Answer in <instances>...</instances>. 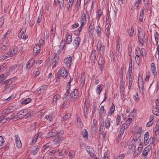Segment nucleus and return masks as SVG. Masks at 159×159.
<instances>
[{
  "instance_id": "obj_1",
  "label": "nucleus",
  "mask_w": 159,
  "mask_h": 159,
  "mask_svg": "<svg viewBox=\"0 0 159 159\" xmlns=\"http://www.w3.org/2000/svg\"><path fill=\"white\" fill-rule=\"evenodd\" d=\"M149 133L147 132L144 135V143L145 145L152 144L154 146V138L151 137L149 138Z\"/></svg>"
},
{
  "instance_id": "obj_2",
  "label": "nucleus",
  "mask_w": 159,
  "mask_h": 159,
  "mask_svg": "<svg viewBox=\"0 0 159 159\" xmlns=\"http://www.w3.org/2000/svg\"><path fill=\"white\" fill-rule=\"evenodd\" d=\"M58 59L55 58L54 55L50 56L46 60V62L48 65H52L53 67L58 63Z\"/></svg>"
},
{
  "instance_id": "obj_3",
  "label": "nucleus",
  "mask_w": 159,
  "mask_h": 159,
  "mask_svg": "<svg viewBox=\"0 0 159 159\" xmlns=\"http://www.w3.org/2000/svg\"><path fill=\"white\" fill-rule=\"evenodd\" d=\"M2 42L0 45L1 51L4 52L7 50L9 46L8 40L6 38H3Z\"/></svg>"
},
{
  "instance_id": "obj_4",
  "label": "nucleus",
  "mask_w": 159,
  "mask_h": 159,
  "mask_svg": "<svg viewBox=\"0 0 159 159\" xmlns=\"http://www.w3.org/2000/svg\"><path fill=\"white\" fill-rule=\"evenodd\" d=\"M28 111L26 110H24L23 111H19L16 116H15L14 117H13V116L11 115V117L13 118V120L16 121V120H18L19 119H21L25 116H26L27 112Z\"/></svg>"
},
{
  "instance_id": "obj_5",
  "label": "nucleus",
  "mask_w": 159,
  "mask_h": 159,
  "mask_svg": "<svg viewBox=\"0 0 159 159\" xmlns=\"http://www.w3.org/2000/svg\"><path fill=\"white\" fill-rule=\"evenodd\" d=\"M101 42H98L97 46V51H99L102 55L103 54L105 50V47L104 45L102 46Z\"/></svg>"
},
{
  "instance_id": "obj_6",
  "label": "nucleus",
  "mask_w": 159,
  "mask_h": 159,
  "mask_svg": "<svg viewBox=\"0 0 159 159\" xmlns=\"http://www.w3.org/2000/svg\"><path fill=\"white\" fill-rule=\"evenodd\" d=\"M57 74L61 75L65 78L68 75L67 70L64 67H62L58 71Z\"/></svg>"
},
{
  "instance_id": "obj_7",
  "label": "nucleus",
  "mask_w": 159,
  "mask_h": 159,
  "mask_svg": "<svg viewBox=\"0 0 159 159\" xmlns=\"http://www.w3.org/2000/svg\"><path fill=\"white\" fill-rule=\"evenodd\" d=\"M72 61V57L70 56L65 58L64 61V62L66 66L67 67L69 68L71 64Z\"/></svg>"
},
{
  "instance_id": "obj_8",
  "label": "nucleus",
  "mask_w": 159,
  "mask_h": 159,
  "mask_svg": "<svg viewBox=\"0 0 159 159\" xmlns=\"http://www.w3.org/2000/svg\"><path fill=\"white\" fill-rule=\"evenodd\" d=\"M18 51V48L17 47L14 46L13 47L10 49L9 52L8 53H9V55H10L11 57H12L17 54Z\"/></svg>"
},
{
  "instance_id": "obj_9",
  "label": "nucleus",
  "mask_w": 159,
  "mask_h": 159,
  "mask_svg": "<svg viewBox=\"0 0 159 159\" xmlns=\"http://www.w3.org/2000/svg\"><path fill=\"white\" fill-rule=\"evenodd\" d=\"M86 149L87 151L90 156V159H92L95 156L94 155V151L93 148L89 146H87L86 147Z\"/></svg>"
},
{
  "instance_id": "obj_10",
  "label": "nucleus",
  "mask_w": 159,
  "mask_h": 159,
  "mask_svg": "<svg viewBox=\"0 0 159 159\" xmlns=\"http://www.w3.org/2000/svg\"><path fill=\"white\" fill-rule=\"evenodd\" d=\"M66 43L68 44H70L72 40V34L70 33H68L66 35Z\"/></svg>"
},
{
  "instance_id": "obj_11",
  "label": "nucleus",
  "mask_w": 159,
  "mask_h": 159,
  "mask_svg": "<svg viewBox=\"0 0 159 159\" xmlns=\"http://www.w3.org/2000/svg\"><path fill=\"white\" fill-rule=\"evenodd\" d=\"M71 96L75 101L78 97V91L77 89H75L71 93Z\"/></svg>"
},
{
  "instance_id": "obj_12",
  "label": "nucleus",
  "mask_w": 159,
  "mask_h": 159,
  "mask_svg": "<svg viewBox=\"0 0 159 159\" xmlns=\"http://www.w3.org/2000/svg\"><path fill=\"white\" fill-rule=\"evenodd\" d=\"M57 134V131L55 129H52L51 131L48 133L46 137L49 138L52 136H55Z\"/></svg>"
},
{
  "instance_id": "obj_13",
  "label": "nucleus",
  "mask_w": 159,
  "mask_h": 159,
  "mask_svg": "<svg viewBox=\"0 0 159 159\" xmlns=\"http://www.w3.org/2000/svg\"><path fill=\"white\" fill-rule=\"evenodd\" d=\"M40 48L39 44H36L34 46L33 49V51L34 53H35V55H37L40 52Z\"/></svg>"
},
{
  "instance_id": "obj_14",
  "label": "nucleus",
  "mask_w": 159,
  "mask_h": 159,
  "mask_svg": "<svg viewBox=\"0 0 159 159\" xmlns=\"http://www.w3.org/2000/svg\"><path fill=\"white\" fill-rule=\"evenodd\" d=\"M35 62L33 59H30L27 63V68L28 69H30L32 67V66L34 65Z\"/></svg>"
},
{
  "instance_id": "obj_15",
  "label": "nucleus",
  "mask_w": 159,
  "mask_h": 159,
  "mask_svg": "<svg viewBox=\"0 0 159 159\" xmlns=\"http://www.w3.org/2000/svg\"><path fill=\"white\" fill-rule=\"evenodd\" d=\"M80 41L81 39L80 37H76L73 41L74 46L76 48L78 47Z\"/></svg>"
},
{
  "instance_id": "obj_16",
  "label": "nucleus",
  "mask_w": 159,
  "mask_h": 159,
  "mask_svg": "<svg viewBox=\"0 0 159 159\" xmlns=\"http://www.w3.org/2000/svg\"><path fill=\"white\" fill-rule=\"evenodd\" d=\"M63 139V138L61 137H57L53 140L52 142L54 144H57L59 143Z\"/></svg>"
},
{
  "instance_id": "obj_17",
  "label": "nucleus",
  "mask_w": 159,
  "mask_h": 159,
  "mask_svg": "<svg viewBox=\"0 0 159 159\" xmlns=\"http://www.w3.org/2000/svg\"><path fill=\"white\" fill-rule=\"evenodd\" d=\"M151 148L149 145L145 147L142 152V155L145 156H147L148 152L150 151Z\"/></svg>"
},
{
  "instance_id": "obj_18",
  "label": "nucleus",
  "mask_w": 159,
  "mask_h": 159,
  "mask_svg": "<svg viewBox=\"0 0 159 159\" xmlns=\"http://www.w3.org/2000/svg\"><path fill=\"white\" fill-rule=\"evenodd\" d=\"M81 16L85 18L86 19L89 18V13L87 10L86 11L85 13L84 10L82 11L81 12Z\"/></svg>"
},
{
  "instance_id": "obj_19",
  "label": "nucleus",
  "mask_w": 159,
  "mask_h": 159,
  "mask_svg": "<svg viewBox=\"0 0 159 159\" xmlns=\"http://www.w3.org/2000/svg\"><path fill=\"white\" fill-rule=\"evenodd\" d=\"M151 70L152 72L154 75H156L157 73L156 70V67L154 63H152L151 65Z\"/></svg>"
},
{
  "instance_id": "obj_20",
  "label": "nucleus",
  "mask_w": 159,
  "mask_h": 159,
  "mask_svg": "<svg viewBox=\"0 0 159 159\" xmlns=\"http://www.w3.org/2000/svg\"><path fill=\"white\" fill-rule=\"evenodd\" d=\"M139 33L138 34V38H144L145 34L141 28H138Z\"/></svg>"
},
{
  "instance_id": "obj_21",
  "label": "nucleus",
  "mask_w": 159,
  "mask_h": 159,
  "mask_svg": "<svg viewBox=\"0 0 159 159\" xmlns=\"http://www.w3.org/2000/svg\"><path fill=\"white\" fill-rule=\"evenodd\" d=\"M140 137L139 135L137 136H136L134 138L133 140L131 141L132 143H136L137 144L141 143L140 141Z\"/></svg>"
},
{
  "instance_id": "obj_22",
  "label": "nucleus",
  "mask_w": 159,
  "mask_h": 159,
  "mask_svg": "<svg viewBox=\"0 0 159 159\" xmlns=\"http://www.w3.org/2000/svg\"><path fill=\"white\" fill-rule=\"evenodd\" d=\"M144 8H142L141 10L140 13V15L139 17V21L142 22L143 19V16H144Z\"/></svg>"
},
{
  "instance_id": "obj_23",
  "label": "nucleus",
  "mask_w": 159,
  "mask_h": 159,
  "mask_svg": "<svg viewBox=\"0 0 159 159\" xmlns=\"http://www.w3.org/2000/svg\"><path fill=\"white\" fill-rule=\"evenodd\" d=\"M86 19L85 18H84V17H83L82 16H81V19H80V22H81V27H83L84 25V23L86 22ZM78 31L79 32H80V31L82 29L81 28H79L78 29Z\"/></svg>"
},
{
  "instance_id": "obj_24",
  "label": "nucleus",
  "mask_w": 159,
  "mask_h": 159,
  "mask_svg": "<svg viewBox=\"0 0 159 159\" xmlns=\"http://www.w3.org/2000/svg\"><path fill=\"white\" fill-rule=\"evenodd\" d=\"M10 57H11V56L10 55H9V53L8 52L1 56L0 58L1 59L4 60L7 59Z\"/></svg>"
},
{
  "instance_id": "obj_25",
  "label": "nucleus",
  "mask_w": 159,
  "mask_h": 159,
  "mask_svg": "<svg viewBox=\"0 0 159 159\" xmlns=\"http://www.w3.org/2000/svg\"><path fill=\"white\" fill-rule=\"evenodd\" d=\"M115 107L114 105L112 103L110 108L109 111L108 112V116H111L112 114L115 111Z\"/></svg>"
},
{
  "instance_id": "obj_26",
  "label": "nucleus",
  "mask_w": 159,
  "mask_h": 159,
  "mask_svg": "<svg viewBox=\"0 0 159 159\" xmlns=\"http://www.w3.org/2000/svg\"><path fill=\"white\" fill-rule=\"evenodd\" d=\"M150 118L151 119V120L149 121L146 124V126L147 127L151 126L154 123V121L153 119V117L152 116H151Z\"/></svg>"
},
{
  "instance_id": "obj_27",
  "label": "nucleus",
  "mask_w": 159,
  "mask_h": 159,
  "mask_svg": "<svg viewBox=\"0 0 159 159\" xmlns=\"http://www.w3.org/2000/svg\"><path fill=\"white\" fill-rule=\"evenodd\" d=\"M96 57V51L94 50L92 51L90 55V59L91 60H95Z\"/></svg>"
},
{
  "instance_id": "obj_28",
  "label": "nucleus",
  "mask_w": 159,
  "mask_h": 159,
  "mask_svg": "<svg viewBox=\"0 0 159 159\" xmlns=\"http://www.w3.org/2000/svg\"><path fill=\"white\" fill-rule=\"evenodd\" d=\"M97 124V122L96 120H95L94 119L93 124L91 127L93 129L95 130L97 129L98 126Z\"/></svg>"
},
{
  "instance_id": "obj_29",
  "label": "nucleus",
  "mask_w": 159,
  "mask_h": 159,
  "mask_svg": "<svg viewBox=\"0 0 159 159\" xmlns=\"http://www.w3.org/2000/svg\"><path fill=\"white\" fill-rule=\"evenodd\" d=\"M138 85L139 89L140 90L143 91V82L141 81H139V79H138Z\"/></svg>"
},
{
  "instance_id": "obj_30",
  "label": "nucleus",
  "mask_w": 159,
  "mask_h": 159,
  "mask_svg": "<svg viewBox=\"0 0 159 159\" xmlns=\"http://www.w3.org/2000/svg\"><path fill=\"white\" fill-rule=\"evenodd\" d=\"M111 26L110 25L107 24L105 26V29L106 30V33L107 34V36L109 37V35H110V28Z\"/></svg>"
},
{
  "instance_id": "obj_31",
  "label": "nucleus",
  "mask_w": 159,
  "mask_h": 159,
  "mask_svg": "<svg viewBox=\"0 0 159 159\" xmlns=\"http://www.w3.org/2000/svg\"><path fill=\"white\" fill-rule=\"evenodd\" d=\"M71 114L70 113H68L66 114L64 116L61 118V120H65L70 118L71 117Z\"/></svg>"
},
{
  "instance_id": "obj_32",
  "label": "nucleus",
  "mask_w": 159,
  "mask_h": 159,
  "mask_svg": "<svg viewBox=\"0 0 159 159\" xmlns=\"http://www.w3.org/2000/svg\"><path fill=\"white\" fill-rule=\"evenodd\" d=\"M68 153L67 151L65 149H63L59 153V155L61 156H64L67 154Z\"/></svg>"
},
{
  "instance_id": "obj_33",
  "label": "nucleus",
  "mask_w": 159,
  "mask_h": 159,
  "mask_svg": "<svg viewBox=\"0 0 159 159\" xmlns=\"http://www.w3.org/2000/svg\"><path fill=\"white\" fill-rule=\"evenodd\" d=\"M60 98V96L59 94H56L53 97V100L52 102L53 103H56L57 102V101Z\"/></svg>"
},
{
  "instance_id": "obj_34",
  "label": "nucleus",
  "mask_w": 159,
  "mask_h": 159,
  "mask_svg": "<svg viewBox=\"0 0 159 159\" xmlns=\"http://www.w3.org/2000/svg\"><path fill=\"white\" fill-rule=\"evenodd\" d=\"M110 122L109 120L107 118L105 120V127L107 129H108L110 127Z\"/></svg>"
},
{
  "instance_id": "obj_35",
  "label": "nucleus",
  "mask_w": 159,
  "mask_h": 159,
  "mask_svg": "<svg viewBox=\"0 0 159 159\" xmlns=\"http://www.w3.org/2000/svg\"><path fill=\"white\" fill-rule=\"evenodd\" d=\"M5 115H2V116H0V123H3L7 120V119L5 118Z\"/></svg>"
},
{
  "instance_id": "obj_36",
  "label": "nucleus",
  "mask_w": 159,
  "mask_h": 159,
  "mask_svg": "<svg viewBox=\"0 0 159 159\" xmlns=\"http://www.w3.org/2000/svg\"><path fill=\"white\" fill-rule=\"evenodd\" d=\"M77 125L79 127H81L82 126V124L81 123V120L80 118H77Z\"/></svg>"
},
{
  "instance_id": "obj_37",
  "label": "nucleus",
  "mask_w": 159,
  "mask_h": 159,
  "mask_svg": "<svg viewBox=\"0 0 159 159\" xmlns=\"http://www.w3.org/2000/svg\"><path fill=\"white\" fill-rule=\"evenodd\" d=\"M102 11L101 9H99L97 11L98 16L97 19L98 21L99 20L100 17L102 15Z\"/></svg>"
},
{
  "instance_id": "obj_38",
  "label": "nucleus",
  "mask_w": 159,
  "mask_h": 159,
  "mask_svg": "<svg viewBox=\"0 0 159 159\" xmlns=\"http://www.w3.org/2000/svg\"><path fill=\"white\" fill-rule=\"evenodd\" d=\"M137 145V143H132V142H131L129 146V149H135L136 147V145Z\"/></svg>"
},
{
  "instance_id": "obj_39",
  "label": "nucleus",
  "mask_w": 159,
  "mask_h": 159,
  "mask_svg": "<svg viewBox=\"0 0 159 159\" xmlns=\"http://www.w3.org/2000/svg\"><path fill=\"white\" fill-rule=\"evenodd\" d=\"M137 49L140 51V53L143 56L146 54V51L144 48H142L140 49L139 48H138Z\"/></svg>"
},
{
  "instance_id": "obj_40",
  "label": "nucleus",
  "mask_w": 159,
  "mask_h": 159,
  "mask_svg": "<svg viewBox=\"0 0 159 159\" xmlns=\"http://www.w3.org/2000/svg\"><path fill=\"white\" fill-rule=\"evenodd\" d=\"M154 38L155 41L156 42V45H158V41L159 40V34L158 33L156 32L154 34Z\"/></svg>"
},
{
  "instance_id": "obj_41",
  "label": "nucleus",
  "mask_w": 159,
  "mask_h": 159,
  "mask_svg": "<svg viewBox=\"0 0 159 159\" xmlns=\"http://www.w3.org/2000/svg\"><path fill=\"white\" fill-rule=\"evenodd\" d=\"M83 137L84 138H86V139L88 138V134L86 129H84L82 133Z\"/></svg>"
},
{
  "instance_id": "obj_42",
  "label": "nucleus",
  "mask_w": 159,
  "mask_h": 159,
  "mask_svg": "<svg viewBox=\"0 0 159 159\" xmlns=\"http://www.w3.org/2000/svg\"><path fill=\"white\" fill-rule=\"evenodd\" d=\"M121 120V117L119 116H118L116 118V125H119L120 123Z\"/></svg>"
},
{
  "instance_id": "obj_43",
  "label": "nucleus",
  "mask_w": 159,
  "mask_h": 159,
  "mask_svg": "<svg viewBox=\"0 0 159 159\" xmlns=\"http://www.w3.org/2000/svg\"><path fill=\"white\" fill-rule=\"evenodd\" d=\"M7 67V66L6 63L3 64L0 66V72L5 70Z\"/></svg>"
},
{
  "instance_id": "obj_44",
  "label": "nucleus",
  "mask_w": 159,
  "mask_h": 159,
  "mask_svg": "<svg viewBox=\"0 0 159 159\" xmlns=\"http://www.w3.org/2000/svg\"><path fill=\"white\" fill-rule=\"evenodd\" d=\"M103 128V123L101 122L100 123V128L99 130V134H101L102 133V131Z\"/></svg>"
},
{
  "instance_id": "obj_45",
  "label": "nucleus",
  "mask_w": 159,
  "mask_h": 159,
  "mask_svg": "<svg viewBox=\"0 0 159 159\" xmlns=\"http://www.w3.org/2000/svg\"><path fill=\"white\" fill-rule=\"evenodd\" d=\"M31 101L30 98H26L22 102V104H26L30 102Z\"/></svg>"
},
{
  "instance_id": "obj_46",
  "label": "nucleus",
  "mask_w": 159,
  "mask_h": 159,
  "mask_svg": "<svg viewBox=\"0 0 159 159\" xmlns=\"http://www.w3.org/2000/svg\"><path fill=\"white\" fill-rule=\"evenodd\" d=\"M102 88L101 85H98L97 86L96 91L98 94H100V93L102 91Z\"/></svg>"
},
{
  "instance_id": "obj_47",
  "label": "nucleus",
  "mask_w": 159,
  "mask_h": 159,
  "mask_svg": "<svg viewBox=\"0 0 159 159\" xmlns=\"http://www.w3.org/2000/svg\"><path fill=\"white\" fill-rule=\"evenodd\" d=\"M138 145H139V147L138 148H137V149L141 153L142 149H143V143H140L138 144Z\"/></svg>"
},
{
  "instance_id": "obj_48",
  "label": "nucleus",
  "mask_w": 159,
  "mask_h": 159,
  "mask_svg": "<svg viewBox=\"0 0 159 159\" xmlns=\"http://www.w3.org/2000/svg\"><path fill=\"white\" fill-rule=\"evenodd\" d=\"M33 153L34 154L37 153L38 151L39 147L38 146H34L33 147Z\"/></svg>"
},
{
  "instance_id": "obj_49",
  "label": "nucleus",
  "mask_w": 159,
  "mask_h": 159,
  "mask_svg": "<svg viewBox=\"0 0 159 159\" xmlns=\"http://www.w3.org/2000/svg\"><path fill=\"white\" fill-rule=\"evenodd\" d=\"M125 155V154L120 155L117 156L114 159H123Z\"/></svg>"
},
{
  "instance_id": "obj_50",
  "label": "nucleus",
  "mask_w": 159,
  "mask_h": 159,
  "mask_svg": "<svg viewBox=\"0 0 159 159\" xmlns=\"http://www.w3.org/2000/svg\"><path fill=\"white\" fill-rule=\"evenodd\" d=\"M142 132L143 130L142 128L141 127H139L137 131V133L138 135L140 136L142 133Z\"/></svg>"
},
{
  "instance_id": "obj_51",
  "label": "nucleus",
  "mask_w": 159,
  "mask_h": 159,
  "mask_svg": "<svg viewBox=\"0 0 159 159\" xmlns=\"http://www.w3.org/2000/svg\"><path fill=\"white\" fill-rule=\"evenodd\" d=\"M108 153L109 152H105L104 153V156L102 157V159H109Z\"/></svg>"
},
{
  "instance_id": "obj_52",
  "label": "nucleus",
  "mask_w": 159,
  "mask_h": 159,
  "mask_svg": "<svg viewBox=\"0 0 159 159\" xmlns=\"http://www.w3.org/2000/svg\"><path fill=\"white\" fill-rule=\"evenodd\" d=\"M45 118L47 120H48L49 122L52 120V119L51 115L49 114L46 115L45 116Z\"/></svg>"
},
{
  "instance_id": "obj_53",
  "label": "nucleus",
  "mask_w": 159,
  "mask_h": 159,
  "mask_svg": "<svg viewBox=\"0 0 159 159\" xmlns=\"http://www.w3.org/2000/svg\"><path fill=\"white\" fill-rule=\"evenodd\" d=\"M132 120V118H129L126 120L125 121V122L124 124H126V125H128V126L131 123Z\"/></svg>"
},
{
  "instance_id": "obj_54",
  "label": "nucleus",
  "mask_w": 159,
  "mask_h": 159,
  "mask_svg": "<svg viewBox=\"0 0 159 159\" xmlns=\"http://www.w3.org/2000/svg\"><path fill=\"white\" fill-rule=\"evenodd\" d=\"M138 38L139 43L141 44V46H143V45L144 38Z\"/></svg>"
},
{
  "instance_id": "obj_55",
  "label": "nucleus",
  "mask_w": 159,
  "mask_h": 159,
  "mask_svg": "<svg viewBox=\"0 0 159 159\" xmlns=\"http://www.w3.org/2000/svg\"><path fill=\"white\" fill-rule=\"evenodd\" d=\"M25 30V29L22 28L20 31V33L18 34V37L20 38L22 37L23 34L24 33V32Z\"/></svg>"
},
{
  "instance_id": "obj_56",
  "label": "nucleus",
  "mask_w": 159,
  "mask_h": 159,
  "mask_svg": "<svg viewBox=\"0 0 159 159\" xmlns=\"http://www.w3.org/2000/svg\"><path fill=\"white\" fill-rule=\"evenodd\" d=\"M36 71L35 73V75L36 76H38V75H39L41 71V67H39L36 70Z\"/></svg>"
},
{
  "instance_id": "obj_57",
  "label": "nucleus",
  "mask_w": 159,
  "mask_h": 159,
  "mask_svg": "<svg viewBox=\"0 0 159 159\" xmlns=\"http://www.w3.org/2000/svg\"><path fill=\"white\" fill-rule=\"evenodd\" d=\"M140 154V152L136 149L134 150L133 154L134 156V157H136Z\"/></svg>"
},
{
  "instance_id": "obj_58",
  "label": "nucleus",
  "mask_w": 159,
  "mask_h": 159,
  "mask_svg": "<svg viewBox=\"0 0 159 159\" xmlns=\"http://www.w3.org/2000/svg\"><path fill=\"white\" fill-rule=\"evenodd\" d=\"M135 59L136 62L137 64L138 65H139L140 62L139 56L137 55V56H135Z\"/></svg>"
},
{
  "instance_id": "obj_59",
  "label": "nucleus",
  "mask_w": 159,
  "mask_h": 159,
  "mask_svg": "<svg viewBox=\"0 0 159 159\" xmlns=\"http://www.w3.org/2000/svg\"><path fill=\"white\" fill-rule=\"evenodd\" d=\"M15 143L16 145L18 148H21L22 146V143L20 141H19Z\"/></svg>"
},
{
  "instance_id": "obj_60",
  "label": "nucleus",
  "mask_w": 159,
  "mask_h": 159,
  "mask_svg": "<svg viewBox=\"0 0 159 159\" xmlns=\"http://www.w3.org/2000/svg\"><path fill=\"white\" fill-rule=\"evenodd\" d=\"M96 32L98 36L100 35L101 33V29L99 25H98L96 28Z\"/></svg>"
},
{
  "instance_id": "obj_61",
  "label": "nucleus",
  "mask_w": 159,
  "mask_h": 159,
  "mask_svg": "<svg viewBox=\"0 0 159 159\" xmlns=\"http://www.w3.org/2000/svg\"><path fill=\"white\" fill-rule=\"evenodd\" d=\"M134 32V29L133 25H131V30L129 34V35L130 37L133 36Z\"/></svg>"
},
{
  "instance_id": "obj_62",
  "label": "nucleus",
  "mask_w": 159,
  "mask_h": 159,
  "mask_svg": "<svg viewBox=\"0 0 159 159\" xmlns=\"http://www.w3.org/2000/svg\"><path fill=\"white\" fill-rule=\"evenodd\" d=\"M11 111H9L8 108L6 109L3 111V114L7 115L9 113L11 112Z\"/></svg>"
},
{
  "instance_id": "obj_63",
  "label": "nucleus",
  "mask_w": 159,
  "mask_h": 159,
  "mask_svg": "<svg viewBox=\"0 0 159 159\" xmlns=\"http://www.w3.org/2000/svg\"><path fill=\"white\" fill-rule=\"evenodd\" d=\"M75 155L74 153L73 152H70L69 153V156L70 159H72L73 157Z\"/></svg>"
},
{
  "instance_id": "obj_64",
  "label": "nucleus",
  "mask_w": 159,
  "mask_h": 159,
  "mask_svg": "<svg viewBox=\"0 0 159 159\" xmlns=\"http://www.w3.org/2000/svg\"><path fill=\"white\" fill-rule=\"evenodd\" d=\"M155 138L156 139H159V131L158 130H157L155 131Z\"/></svg>"
}]
</instances>
